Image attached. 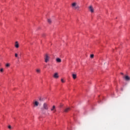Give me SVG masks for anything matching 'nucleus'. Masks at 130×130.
Listing matches in <instances>:
<instances>
[{"mask_svg":"<svg viewBox=\"0 0 130 130\" xmlns=\"http://www.w3.org/2000/svg\"><path fill=\"white\" fill-rule=\"evenodd\" d=\"M44 110H48V104L45 103L43 105V107L41 108V111L43 113H45Z\"/></svg>","mask_w":130,"mask_h":130,"instance_id":"nucleus-1","label":"nucleus"},{"mask_svg":"<svg viewBox=\"0 0 130 130\" xmlns=\"http://www.w3.org/2000/svg\"><path fill=\"white\" fill-rule=\"evenodd\" d=\"M72 8L74 9V10H77L79 11L80 10V6L78 5V3L74 2L72 4Z\"/></svg>","mask_w":130,"mask_h":130,"instance_id":"nucleus-2","label":"nucleus"},{"mask_svg":"<svg viewBox=\"0 0 130 130\" xmlns=\"http://www.w3.org/2000/svg\"><path fill=\"white\" fill-rule=\"evenodd\" d=\"M45 61L46 62H48L49 61V56L47 54H46L45 55Z\"/></svg>","mask_w":130,"mask_h":130,"instance_id":"nucleus-3","label":"nucleus"},{"mask_svg":"<svg viewBox=\"0 0 130 130\" xmlns=\"http://www.w3.org/2000/svg\"><path fill=\"white\" fill-rule=\"evenodd\" d=\"M51 111H53V113H55V112H56L55 106H53V107L51 108Z\"/></svg>","mask_w":130,"mask_h":130,"instance_id":"nucleus-4","label":"nucleus"},{"mask_svg":"<svg viewBox=\"0 0 130 130\" xmlns=\"http://www.w3.org/2000/svg\"><path fill=\"white\" fill-rule=\"evenodd\" d=\"M89 9V11L91 12V13H93L94 12V8H93V6H90L88 7Z\"/></svg>","mask_w":130,"mask_h":130,"instance_id":"nucleus-5","label":"nucleus"},{"mask_svg":"<svg viewBox=\"0 0 130 130\" xmlns=\"http://www.w3.org/2000/svg\"><path fill=\"white\" fill-rule=\"evenodd\" d=\"M53 77L55 79H58V78H59V76H58V73H55L53 75Z\"/></svg>","mask_w":130,"mask_h":130,"instance_id":"nucleus-6","label":"nucleus"},{"mask_svg":"<svg viewBox=\"0 0 130 130\" xmlns=\"http://www.w3.org/2000/svg\"><path fill=\"white\" fill-rule=\"evenodd\" d=\"M70 110H71V108L70 107L66 108L64 109V112H66V113L69 112Z\"/></svg>","mask_w":130,"mask_h":130,"instance_id":"nucleus-7","label":"nucleus"},{"mask_svg":"<svg viewBox=\"0 0 130 130\" xmlns=\"http://www.w3.org/2000/svg\"><path fill=\"white\" fill-rule=\"evenodd\" d=\"M15 47L16 48H19V43L17 41L15 42Z\"/></svg>","mask_w":130,"mask_h":130,"instance_id":"nucleus-8","label":"nucleus"},{"mask_svg":"<svg viewBox=\"0 0 130 130\" xmlns=\"http://www.w3.org/2000/svg\"><path fill=\"white\" fill-rule=\"evenodd\" d=\"M56 61L57 62H61V59L59 58H57L56 59Z\"/></svg>","mask_w":130,"mask_h":130,"instance_id":"nucleus-9","label":"nucleus"},{"mask_svg":"<svg viewBox=\"0 0 130 130\" xmlns=\"http://www.w3.org/2000/svg\"><path fill=\"white\" fill-rule=\"evenodd\" d=\"M72 77H73V79H74V80L77 79V74H72Z\"/></svg>","mask_w":130,"mask_h":130,"instance_id":"nucleus-10","label":"nucleus"},{"mask_svg":"<svg viewBox=\"0 0 130 130\" xmlns=\"http://www.w3.org/2000/svg\"><path fill=\"white\" fill-rule=\"evenodd\" d=\"M125 79L126 80V81H129L130 80V78L129 77L127 76H126L125 77Z\"/></svg>","mask_w":130,"mask_h":130,"instance_id":"nucleus-11","label":"nucleus"},{"mask_svg":"<svg viewBox=\"0 0 130 130\" xmlns=\"http://www.w3.org/2000/svg\"><path fill=\"white\" fill-rule=\"evenodd\" d=\"M34 105L36 106H38L39 105V103L37 101L35 102Z\"/></svg>","mask_w":130,"mask_h":130,"instance_id":"nucleus-12","label":"nucleus"},{"mask_svg":"<svg viewBox=\"0 0 130 130\" xmlns=\"http://www.w3.org/2000/svg\"><path fill=\"white\" fill-rule=\"evenodd\" d=\"M36 72H37V73H38V74L40 73V72H41L40 69H37V70H36Z\"/></svg>","mask_w":130,"mask_h":130,"instance_id":"nucleus-13","label":"nucleus"},{"mask_svg":"<svg viewBox=\"0 0 130 130\" xmlns=\"http://www.w3.org/2000/svg\"><path fill=\"white\" fill-rule=\"evenodd\" d=\"M48 23H49V24H51V19H48Z\"/></svg>","mask_w":130,"mask_h":130,"instance_id":"nucleus-14","label":"nucleus"},{"mask_svg":"<svg viewBox=\"0 0 130 130\" xmlns=\"http://www.w3.org/2000/svg\"><path fill=\"white\" fill-rule=\"evenodd\" d=\"M10 63H7L6 64V67H7V68H9V67H10Z\"/></svg>","mask_w":130,"mask_h":130,"instance_id":"nucleus-15","label":"nucleus"},{"mask_svg":"<svg viewBox=\"0 0 130 130\" xmlns=\"http://www.w3.org/2000/svg\"><path fill=\"white\" fill-rule=\"evenodd\" d=\"M1 73H4V68H1L0 69Z\"/></svg>","mask_w":130,"mask_h":130,"instance_id":"nucleus-16","label":"nucleus"},{"mask_svg":"<svg viewBox=\"0 0 130 130\" xmlns=\"http://www.w3.org/2000/svg\"><path fill=\"white\" fill-rule=\"evenodd\" d=\"M93 57H94V54H91L90 55V58H93Z\"/></svg>","mask_w":130,"mask_h":130,"instance_id":"nucleus-17","label":"nucleus"},{"mask_svg":"<svg viewBox=\"0 0 130 130\" xmlns=\"http://www.w3.org/2000/svg\"><path fill=\"white\" fill-rule=\"evenodd\" d=\"M61 82H62V83H64V80H63V79H61Z\"/></svg>","mask_w":130,"mask_h":130,"instance_id":"nucleus-18","label":"nucleus"},{"mask_svg":"<svg viewBox=\"0 0 130 130\" xmlns=\"http://www.w3.org/2000/svg\"><path fill=\"white\" fill-rule=\"evenodd\" d=\"M15 57H18V54L15 53Z\"/></svg>","mask_w":130,"mask_h":130,"instance_id":"nucleus-19","label":"nucleus"},{"mask_svg":"<svg viewBox=\"0 0 130 130\" xmlns=\"http://www.w3.org/2000/svg\"><path fill=\"white\" fill-rule=\"evenodd\" d=\"M8 128H9V129H11V128H12V126L11 125L8 126Z\"/></svg>","mask_w":130,"mask_h":130,"instance_id":"nucleus-20","label":"nucleus"},{"mask_svg":"<svg viewBox=\"0 0 130 130\" xmlns=\"http://www.w3.org/2000/svg\"><path fill=\"white\" fill-rule=\"evenodd\" d=\"M121 75H123V73H121Z\"/></svg>","mask_w":130,"mask_h":130,"instance_id":"nucleus-21","label":"nucleus"}]
</instances>
